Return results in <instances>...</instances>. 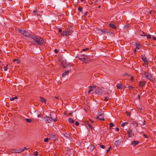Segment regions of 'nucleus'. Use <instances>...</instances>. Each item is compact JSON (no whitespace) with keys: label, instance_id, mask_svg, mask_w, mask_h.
Here are the masks:
<instances>
[{"label":"nucleus","instance_id":"nucleus-20","mask_svg":"<svg viewBox=\"0 0 156 156\" xmlns=\"http://www.w3.org/2000/svg\"><path fill=\"white\" fill-rule=\"evenodd\" d=\"M69 70H67L64 72L62 75V76L63 77H65L69 72Z\"/></svg>","mask_w":156,"mask_h":156},{"label":"nucleus","instance_id":"nucleus-38","mask_svg":"<svg viewBox=\"0 0 156 156\" xmlns=\"http://www.w3.org/2000/svg\"><path fill=\"white\" fill-rule=\"evenodd\" d=\"M134 77L132 76H130L128 78L129 79H130L131 80L133 81V80Z\"/></svg>","mask_w":156,"mask_h":156},{"label":"nucleus","instance_id":"nucleus-43","mask_svg":"<svg viewBox=\"0 0 156 156\" xmlns=\"http://www.w3.org/2000/svg\"><path fill=\"white\" fill-rule=\"evenodd\" d=\"M109 99V98L107 97H105L104 100L105 101H108Z\"/></svg>","mask_w":156,"mask_h":156},{"label":"nucleus","instance_id":"nucleus-23","mask_svg":"<svg viewBox=\"0 0 156 156\" xmlns=\"http://www.w3.org/2000/svg\"><path fill=\"white\" fill-rule=\"evenodd\" d=\"M139 34L142 36H146L147 35L145 34V33L142 31H140L139 32Z\"/></svg>","mask_w":156,"mask_h":156},{"label":"nucleus","instance_id":"nucleus-30","mask_svg":"<svg viewBox=\"0 0 156 156\" xmlns=\"http://www.w3.org/2000/svg\"><path fill=\"white\" fill-rule=\"evenodd\" d=\"M18 99V97L17 96H15L14 97L11 98L10 99V101H13L15 99Z\"/></svg>","mask_w":156,"mask_h":156},{"label":"nucleus","instance_id":"nucleus-57","mask_svg":"<svg viewBox=\"0 0 156 156\" xmlns=\"http://www.w3.org/2000/svg\"><path fill=\"white\" fill-rule=\"evenodd\" d=\"M92 90V89L91 88L90 89V90L88 91V93H90L91 92V91Z\"/></svg>","mask_w":156,"mask_h":156},{"label":"nucleus","instance_id":"nucleus-45","mask_svg":"<svg viewBox=\"0 0 156 156\" xmlns=\"http://www.w3.org/2000/svg\"><path fill=\"white\" fill-rule=\"evenodd\" d=\"M54 52L56 54H57L58 52V51L57 49H55L54 50Z\"/></svg>","mask_w":156,"mask_h":156},{"label":"nucleus","instance_id":"nucleus-49","mask_svg":"<svg viewBox=\"0 0 156 156\" xmlns=\"http://www.w3.org/2000/svg\"><path fill=\"white\" fill-rule=\"evenodd\" d=\"M79 123L78 122L76 121L75 122V124L76 126H78L79 125Z\"/></svg>","mask_w":156,"mask_h":156},{"label":"nucleus","instance_id":"nucleus-48","mask_svg":"<svg viewBox=\"0 0 156 156\" xmlns=\"http://www.w3.org/2000/svg\"><path fill=\"white\" fill-rule=\"evenodd\" d=\"M100 147L102 149H104L105 148V146L103 145H100Z\"/></svg>","mask_w":156,"mask_h":156},{"label":"nucleus","instance_id":"nucleus-25","mask_svg":"<svg viewBox=\"0 0 156 156\" xmlns=\"http://www.w3.org/2000/svg\"><path fill=\"white\" fill-rule=\"evenodd\" d=\"M78 10L81 12H83V8L80 6H79L78 8Z\"/></svg>","mask_w":156,"mask_h":156},{"label":"nucleus","instance_id":"nucleus-59","mask_svg":"<svg viewBox=\"0 0 156 156\" xmlns=\"http://www.w3.org/2000/svg\"><path fill=\"white\" fill-rule=\"evenodd\" d=\"M87 12H86L84 13L85 15H87Z\"/></svg>","mask_w":156,"mask_h":156},{"label":"nucleus","instance_id":"nucleus-34","mask_svg":"<svg viewBox=\"0 0 156 156\" xmlns=\"http://www.w3.org/2000/svg\"><path fill=\"white\" fill-rule=\"evenodd\" d=\"M87 58L83 57V62L85 63H87V62L86 60Z\"/></svg>","mask_w":156,"mask_h":156},{"label":"nucleus","instance_id":"nucleus-60","mask_svg":"<svg viewBox=\"0 0 156 156\" xmlns=\"http://www.w3.org/2000/svg\"><path fill=\"white\" fill-rule=\"evenodd\" d=\"M136 49L134 50V53H136Z\"/></svg>","mask_w":156,"mask_h":156},{"label":"nucleus","instance_id":"nucleus-19","mask_svg":"<svg viewBox=\"0 0 156 156\" xmlns=\"http://www.w3.org/2000/svg\"><path fill=\"white\" fill-rule=\"evenodd\" d=\"M101 31L103 34H108V33H110V32L107 31H106L104 30H101Z\"/></svg>","mask_w":156,"mask_h":156},{"label":"nucleus","instance_id":"nucleus-16","mask_svg":"<svg viewBox=\"0 0 156 156\" xmlns=\"http://www.w3.org/2000/svg\"><path fill=\"white\" fill-rule=\"evenodd\" d=\"M67 31V34L68 35H70L73 32L72 30L67 29L66 30Z\"/></svg>","mask_w":156,"mask_h":156},{"label":"nucleus","instance_id":"nucleus-15","mask_svg":"<svg viewBox=\"0 0 156 156\" xmlns=\"http://www.w3.org/2000/svg\"><path fill=\"white\" fill-rule=\"evenodd\" d=\"M102 116V115L101 114H99V116H98L96 117V118H95L96 119H99L101 120H104V119L103 117H102V118H100V117L101 116Z\"/></svg>","mask_w":156,"mask_h":156},{"label":"nucleus","instance_id":"nucleus-31","mask_svg":"<svg viewBox=\"0 0 156 156\" xmlns=\"http://www.w3.org/2000/svg\"><path fill=\"white\" fill-rule=\"evenodd\" d=\"M128 122H125L122 123L121 124V126L122 127L124 126L125 125H127L128 124Z\"/></svg>","mask_w":156,"mask_h":156},{"label":"nucleus","instance_id":"nucleus-8","mask_svg":"<svg viewBox=\"0 0 156 156\" xmlns=\"http://www.w3.org/2000/svg\"><path fill=\"white\" fill-rule=\"evenodd\" d=\"M62 66L65 68L68 66V65L66 61H63L62 62Z\"/></svg>","mask_w":156,"mask_h":156},{"label":"nucleus","instance_id":"nucleus-2","mask_svg":"<svg viewBox=\"0 0 156 156\" xmlns=\"http://www.w3.org/2000/svg\"><path fill=\"white\" fill-rule=\"evenodd\" d=\"M18 31L20 33L22 34L23 35L25 36H29V34L26 30H22L21 29H19L18 30Z\"/></svg>","mask_w":156,"mask_h":156},{"label":"nucleus","instance_id":"nucleus-39","mask_svg":"<svg viewBox=\"0 0 156 156\" xmlns=\"http://www.w3.org/2000/svg\"><path fill=\"white\" fill-rule=\"evenodd\" d=\"M38 152L37 151H36L34 153V156H37L38 155Z\"/></svg>","mask_w":156,"mask_h":156},{"label":"nucleus","instance_id":"nucleus-53","mask_svg":"<svg viewBox=\"0 0 156 156\" xmlns=\"http://www.w3.org/2000/svg\"><path fill=\"white\" fill-rule=\"evenodd\" d=\"M126 113L127 115H128L129 116H130V113L128 112H127Z\"/></svg>","mask_w":156,"mask_h":156},{"label":"nucleus","instance_id":"nucleus-62","mask_svg":"<svg viewBox=\"0 0 156 156\" xmlns=\"http://www.w3.org/2000/svg\"><path fill=\"white\" fill-rule=\"evenodd\" d=\"M73 113V112H70L69 114V115H71Z\"/></svg>","mask_w":156,"mask_h":156},{"label":"nucleus","instance_id":"nucleus-36","mask_svg":"<svg viewBox=\"0 0 156 156\" xmlns=\"http://www.w3.org/2000/svg\"><path fill=\"white\" fill-rule=\"evenodd\" d=\"M127 87L130 90H133L134 88V87L132 86H129Z\"/></svg>","mask_w":156,"mask_h":156},{"label":"nucleus","instance_id":"nucleus-52","mask_svg":"<svg viewBox=\"0 0 156 156\" xmlns=\"http://www.w3.org/2000/svg\"><path fill=\"white\" fill-rule=\"evenodd\" d=\"M88 48H84V49H83V51H86V50H88Z\"/></svg>","mask_w":156,"mask_h":156},{"label":"nucleus","instance_id":"nucleus-41","mask_svg":"<svg viewBox=\"0 0 156 156\" xmlns=\"http://www.w3.org/2000/svg\"><path fill=\"white\" fill-rule=\"evenodd\" d=\"M78 59L82 61H83V58H82V57H81L80 56H79V57H78Z\"/></svg>","mask_w":156,"mask_h":156},{"label":"nucleus","instance_id":"nucleus-58","mask_svg":"<svg viewBox=\"0 0 156 156\" xmlns=\"http://www.w3.org/2000/svg\"><path fill=\"white\" fill-rule=\"evenodd\" d=\"M153 38L154 40H156V37H153Z\"/></svg>","mask_w":156,"mask_h":156},{"label":"nucleus","instance_id":"nucleus-1","mask_svg":"<svg viewBox=\"0 0 156 156\" xmlns=\"http://www.w3.org/2000/svg\"><path fill=\"white\" fill-rule=\"evenodd\" d=\"M44 43V40L39 36H37L36 39L34 41L32 42V44L34 45H36V44L37 45H41Z\"/></svg>","mask_w":156,"mask_h":156},{"label":"nucleus","instance_id":"nucleus-33","mask_svg":"<svg viewBox=\"0 0 156 156\" xmlns=\"http://www.w3.org/2000/svg\"><path fill=\"white\" fill-rule=\"evenodd\" d=\"M57 137H50V139L52 140H55L57 139Z\"/></svg>","mask_w":156,"mask_h":156},{"label":"nucleus","instance_id":"nucleus-29","mask_svg":"<svg viewBox=\"0 0 156 156\" xmlns=\"http://www.w3.org/2000/svg\"><path fill=\"white\" fill-rule=\"evenodd\" d=\"M27 149L26 147H24L23 149H20V151L19 152H22L24 150H27Z\"/></svg>","mask_w":156,"mask_h":156},{"label":"nucleus","instance_id":"nucleus-28","mask_svg":"<svg viewBox=\"0 0 156 156\" xmlns=\"http://www.w3.org/2000/svg\"><path fill=\"white\" fill-rule=\"evenodd\" d=\"M140 124L141 125H145V121L144 120L143 121H140Z\"/></svg>","mask_w":156,"mask_h":156},{"label":"nucleus","instance_id":"nucleus-63","mask_svg":"<svg viewBox=\"0 0 156 156\" xmlns=\"http://www.w3.org/2000/svg\"><path fill=\"white\" fill-rule=\"evenodd\" d=\"M144 136L145 137V136H147L146 135L144 134Z\"/></svg>","mask_w":156,"mask_h":156},{"label":"nucleus","instance_id":"nucleus-26","mask_svg":"<svg viewBox=\"0 0 156 156\" xmlns=\"http://www.w3.org/2000/svg\"><path fill=\"white\" fill-rule=\"evenodd\" d=\"M20 151V149H19V150H13V151H12V152H14V153H20V152H19V151Z\"/></svg>","mask_w":156,"mask_h":156},{"label":"nucleus","instance_id":"nucleus-11","mask_svg":"<svg viewBox=\"0 0 156 156\" xmlns=\"http://www.w3.org/2000/svg\"><path fill=\"white\" fill-rule=\"evenodd\" d=\"M146 82L145 81H140L139 82V85L142 87H143L146 84Z\"/></svg>","mask_w":156,"mask_h":156},{"label":"nucleus","instance_id":"nucleus-17","mask_svg":"<svg viewBox=\"0 0 156 156\" xmlns=\"http://www.w3.org/2000/svg\"><path fill=\"white\" fill-rule=\"evenodd\" d=\"M108 25L110 27L112 28H113L114 29H115L116 28V27L115 26V25L113 23L109 24Z\"/></svg>","mask_w":156,"mask_h":156},{"label":"nucleus","instance_id":"nucleus-64","mask_svg":"<svg viewBox=\"0 0 156 156\" xmlns=\"http://www.w3.org/2000/svg\"><path fill=\"white\" fill-rule=\"evenodd\" d=\"M126 86H123V88H126Z\"/></svg>","mask_w":156,"mask_h":156},{"label":"nucleus","instance_id":"nucleus-22","mask_svg":"<svg viewBox=\"0 0 156 156\" xmlns=\"http://www.w3.org/2000/svg\"><path fill=\"white\" fill-rule=\"evenodd\" d=\"M122 85L121 83H118L116 85V87L118 89H122Z\"/></svg>","mask_w":156,"mask_h":156},{"label":"nucleus","instance_id":"nucleus-37","mask_svg":"<svg viewBox=\"0 0 156 156\" xmlns=\"http://www.w3.org/2000/svg\"><path fill=\"white\" fill-rule=\"evenodd\" d=\"M129 27V24H127V25H126L124 27V28L125 29H127Z\"/></svg>","mask_w":156,"mask_h":156},{"label":"nucleus","instance_id":"nucleus-35","mask_svg":"<svg viewBox=\"0 0 156 156\" xmlns=\"http://www.w3.org/2000/svg\"><path fill=\"white\" fill-rule=\"evenodd\" d=\"M26 121L29 123H30L32 122V120L30 119H26Z\"/></svg>","mask_w":156,"mask_h":156},{"label":"nucleus","instance_id":"nucleus-61","mask_svg":"<svg viewBox=\"0 0 156 156\" xmlns=\"http://www.w3.org/2000/svg\"><path fill=\"white\" fill-rule=\"evenodd\" d=\"M40 115H41V114H38V115L37 116H38V117H40Z\"/></svg>","mask_w":156,"mask_h":156},{"label":"nucleus","instance_id":"nucleus-27","mask_svg":"<svg viewBox=\"0 0 156 156\" xmlns=\"http://www.w3.org/2000/svg\"><path fill=\"white\" fill-rule=\"evenodd\" d=\"M33 13L35 15H36L37 16L39 15L38 12L37 11L34 10L33 11Z\"/></svg>","mask_w":156,"mask_h":156},{"label":"nucleus","instance_id":"nucleus-6","mask_svg":"<svg viewBox=\"0 0 156 156\" xmlns=\"http://www.w3.org/2000/svg\"><path fill=\"white\" fill-rule=\"evenodd\" d=\"M141 57L142 59L144 62H145V64L147 65L148 63V62L147 61V58L145 55H142L141 56Z\"/></svg>","mask_w":156,"mask_h":156},{"label":"nucleus","instance_id":"nucleus-9","mask_svg":"<svg viewBox=\"0 0 156 156\" xmlns=\"http://www.w3.org/2000/svg\"><path fill=\"white\" fill-rule=\"evenodd\" d=\"M139 143V142L138 141L135 140L132 141L131 142V144L134 146H136V145L138 144Z\"/></svg>","mask_w":156,"mask_h":156},{"label":"nucleus","instance_id":"nucleus-10","mask_svg":"<svg viewBox=\"0 0 156 156\" xmlns=\"http://www.w3.org/2000/svg\"><path fill=\"white\" fill-rule=\"evenodd\" d=\"M30 38L34 40V41L36 39V38L37 36L33 35V34H30L29 35V36H28Z\"/></svg>","mask_w":156,"mask_h":156},{"label":"nucleus","instance_id":"nucleus-3","mask_svg":"<svg viewBox=\"0 0 156 156\" xmlns=\"http://www.w3.org/2000/svg\"><path fill=\"white\" fill-rule=\"evenodd\" d=\"M144 75L145 76L146 78L149 79L150 81H151V79L152 77V74L151 73H148L145 71L144 73Z\"/></svg>","mask_w":156,"mask_h":156},{"label":"nucleus","instance_id":"nucleus-47","mask_svg":"<svg viewBox=\"0 0 156 156\" xmlns=\"http://www.w3.org/2000/svg\"><path fill=\"white\" fill-rule=\"evenodd\" d=\"M111 147H110L108 149L107 151V153H108V152H109V151H110V150L111 149Z\"/></svg>","mask_w":156,"mask_h":156},{"label":"nucleus","instance_id":"nucleus-12","mask_svg":"<svg viewBox=\"0 0 156 156\" xmlns=\"http://www.w3.org/2000/svg\"><path fill=\"white\" fill-rule=\"evenodd\" d=\"M40 101L42 102H44V104H46V100L45 98L41 97H40Z\"/></svg>","mask_w":156,"mask_h":156},{"label":"nucleus","instance_id":"nucleus-50","mask_svg":"<svg viewBox=\"0 0 156 156\" xmlns=\"http://www.w3.org/2000/svg\"><path fill=\"white\" fill-rule=\"evenodd\" d=\"M92 87H94V88H96V86H90L89 87V89H91V88H92Z\"/></svg>","mask_w":156,"mask_h":156},{"label":"nucleus","instance_id":"nucleus-4","mask_svg":"<svg viewBox=\"0 0 156 156\" xmlns=\"http://www.w3.org/2000/svg\"><path fill=\"white\" fill-rule=\"evenodd\" d=\"M96 94H104L105 92L104 90L99 88H97L95 90V91Z\"/></svg>","mask_w":156,"mask_h":156},{"label":"nucleus","instance_id":"nucleus-55","mask_svg":"<svg viewBox=\"0 0 156 156\" xmlns=\"http://www.w3.org/2000/svg\"><path fill=\"white\" fill-rule=\"evenodd\" d=\"M58 30L59 32H60V33H61L62 32V30L60 28H59L58 29Z\"/></svg>","mask_w":156,"mask_h":156},{"label":"nucleus","instance_id":"nucleus-14","mask_svg":"<svg viewBox=\"0 0 156 156\" xmlns=\"http://www.w3.org/2000/svg\"><path fill=\"white\" fill-rule=\"evenodd\" d=\"M121 141L120 140H117L115 142L114 144L115 145H119L120 144Z\"/></svg>","mask_w":156,"mask_h":156},{"label":"nucleus","instance_id":"nucleus-7","mask_svg":"<svg viewBox=\"0 0 156 156\" xmlns=\"http://www.w3.org/2000/svg\"><path fill=\"white\" fill-rule=\"evenodd\" d=\"M127 133L129 134V136H134V134L133 133V130L131 129H129L127 131Z\"/></svg>","mask_w":156,"mask_h":156},{"label":"nucleus","instance_id":"nucleus-18","mask_svg":"<svg viewBox=\"0 0 156 156\" xmlns=\"http://www.w3.org/2000/svg\"><path fill=\"white\" fill-rule=\"evenodd\" d=\"M61 36H66L68 34L67 31L66 30H64L63 31L62 33L61 34Z\"/></svg>","mask_w":156,"mask_h":156},{"label":"nucleus","instance_id":"nucleus-40","mask_svg":"<svg viewBox=\"0 0 156 156\" xmlns=\"http://www.w3.org/2000/svg\"><path fill=\"white\" fill-rule=\"evenodd\" d=\"M109 126L110 128H111L113 126H114V125L112 123H110L109 124Z\"/></svg>","mask_w":156,"mask_h":156},{"label":"nucleus","instance_id":"nucleus-46","mask_svg":"<svg viewBox=\"0 0 156 156\" xmlns=\"http://www.w3.org/2000/svg\"><path fill=\"white\" fill-rule=\"evenodd\" d=\"M8 68L6 67H4V69L5 71H6L7 70Z\"/></svg>","mask_w":156,"mask_h":156},{"label":"nucleus","instance_id":"nucleus-44","mask_svg":"<svg viewBox=\"0 0 156 156\" xmlns=\"http://www.w3.org/2000/svg\"><path fill=\"white\" fill-rule=\"evenodd\" d=\"M53 120V121L55 122H56V121H57V120L56 119V118L53 119L52 118V119H51V120Z\"/></svg>","mask_w":156,"mask_h":156},{"label":"nucleus","instance_id":"nucleus-56","mask_svg":"<svg viewBox=\"0 0 156 156\" xmlns=\"http://www.w3.org/2000/svg\"><path fill=\"white\" fill-rule=\"evenodd\" d=\"M119 130V129L118 128H115V130L117 131V132H118Z\"/></svg>","mask_w":156,"mask_h":156},{"label":"nucleus","instance_id":"nucleus-5","mask_svg":"<svg viewBox=\"0 0 156 156\" xmlns=\"http://www.w3.org/2000/svg\"><path fill=\"white\" fill-rule=\"evenodd\" d=\"M51 119H52V117L48 116H46L43 118L44 121L46 123H51L52 122Z\"/></svg>","mask_w":156,"mask_h":156},{"label":"nucleus","instance_id":"nucleus-13","mask_svg":"<svg viewBox=\"0 0 156 156\" xmlns=\"http://www.w3.org/2000/svg\"><path fill=\"white\" fill-rule=\"evenodd\" d=\"M136 48V49H139L141 47V45L139 43H136L135 44Z\"/></svg>","mask_w":156,"mask_h":156},{"label":"nucleus","instance_id":"nucleus-32","mask_svg":"<svg viewBox=\"0 0 156 156\" xmlns=\"http://www.w3.org/2000/svg\"><path fill=\"white\" fill-rule=\"evenodd\" d=\"M69 122L71 123H73L74 122V120L72 118H69Z\"/></svg>","mask_w":156,"mask_h":156},{"label":"nucleus","instance_id":"nucleus-51","mask_svg":"<svg viewBox=\"0 0 156 156\" xmlns=\"http://www.w3.org/2000/svg\"><path fill=\"white\" fill-rule=\"evenodd\" d=\"M146 36H147L148 39H151V37L150 35H149L148 36L147 35Z\"/></svg>","mask_w":156,"mask_h":156},{"label":"nucleus","instance_id":"nucleus-21","mask_svg":"<svg viewBox=\"0 0 156 156\" xmlns=\"http://www.w3.org/2000/svg\"><path fill=\"white\" fill-rule=\"evenodd\" d=\"M132 123L133 125L135 127H137L138 126V122L136 121H133Z\"/></svg>","mask_w":156,"mask_h":156},{"label":"nucleus","instance_id":"nucleus-42","mask_svg":"<svg viewBox=\"0 0 156 156\" xmlns=\"http://www.w3.org/2000/svg\"><path fill=\"white\" fill-rule=\"evenodd\" d=\"M48 140H49V139L48 138H46L44 139V141L45 142H48Z\"/></svg>","mask_w":156,"mask_h":156},{"label":"nucleus","instance_id":"nucleus-54","mask_svg":"<svg viewBox=\"0 0 156 156\" xmlns=\"http://www.w3.org/2000/svg\"><path fill=\"white\" fill-rule=\"evenodd\" d=\"M54 98L56 99H58V100H59V98L57 97H56V96H55L54 97Z\"/></svg>","mask_w":156,"mask_h":156},{"label":"nucleus","instance_id":"nucleus-24","mask_svg":"<svg viewBox=\"0 0 156 156\" xmlns=\"http://www.w3.org/2000/svg\"><path fill=\"white\" fill-rule=\"evenodd\" d=\"M87 124L88 125L89 127L91 129H92L93 127H92V125L89 123V122L88 121L87 122Z\"/></svg>","mask_w":156,"mask_h":156}]
</instances>
